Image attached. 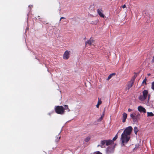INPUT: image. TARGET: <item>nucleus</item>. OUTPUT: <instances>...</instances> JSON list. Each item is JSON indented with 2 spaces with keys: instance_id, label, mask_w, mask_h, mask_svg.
Wrapping results in <instances>:
<instances>
[{
  "instance_id": "obj_23",
  "label": "nucleus",
  "mask_w": 154,
  "mask_h": 154,
  "mask_svg": "<svg viewBox=\"0 0 154 154\" xmlns=\"http://www.w3.org/2000/svg\"><path fill=\"white\" fill-rule=\"evenodd\" d=\"M151 88L154 90V82H152V83Z\"/></svg>"
},
{
  "instance_id": "obj_15",
  "label": "nucleus",
  "mask_w": 154,
  "mask_h": 154,
  "mask_svg": "<svg viewBox=\"0 0 154 154\" xmlns=\"http://www.w3.org/2000/svg\"><path fill=\"white\" fill-rule=\"evenodd\" d=\"M116 75V73H112L111 74H110V75H109L107 79V80H109L113 76V75Z\"/></svg>"
},
{
  "instance_id": "obj_22",
  "label": "nucleus",
  "mask_w": 154,
  "mask_h": 154,
  "mask_svg": "<svg viewBox=\"0 0 154 154\" xmlns=\"http://www.w3.org/2000/svg\"><path fill=\"white\" fill-rule=\"evenodd\" d=\"M135 114H134L133 113L131 114L130 116L131 117V118L133 119L134 118V116H135Z\"/></svg>"
},
{
  "instance_id": "obj_18",
  "label": "nucleus",
  "mask_w": 154,
  "mask_h": 154,
  "mask_svg": "<svg viewBox=\"0 0 154 154\" xmlns=\"http://www.w3.org/2000/svg\"><path fill=\"white\" fill-rule=\"evenodd\" d=\"M147 116H154V114L152 112H147Z\"/></svg>"
},
{
  "instance_id": "obj_27",
  "label": "nucleus",
  "mask_w": 154,
  "mask_h": 154,
  "mask_svg": "<svg viewBox=\"0 0 154 154\" xmlns=\"http://www.w3.org/2000/svg\"><path fill=\"white\" fill-rule=\"evenodd\" d=\"M151 62L152 63H154V56L152 57Z\"/></svg>"
},
{
  "instance_id": "obj_32",
  "label": "nucleus",
  "mask_w": 154,
  "mask_h": 154,
  "mask_svg": "<svg viewBox=\"0 0 154 154\" xmlns=\"http://www.w3.org/2000/svg\"><path fill=\"white\" fill-rule=\"evenodd\" d=\"M38 19H40V16H38Z\"/></svg>"
},
{
  "instance_id": "obj_11",
  "label": "nucleus",
  "mask_w": 154,
  "mask_h": 154,
  "mask_svg": "<svg viewBox=\"0 0 154 154\" xmlns=\"http://www.w3.org/2000/svg\"><path fill=\"white\" fill-rule=\"evenodd\" d=\"M113 143V141L111 140H106V146L109 145Z\"/></svg>"
},
{
  "instance_id": "obj_29",
  "label": "nucleus",
  "mask_w": 154,
  "mask_h": 154,
  "mask_svg": "<svg viewBox=\"0 0 154 154\" xmlns=\"http://www.w3.org/2000/svg\"><path fill=\"white\" fill-rule=\"evenodd\" d=\"M132 110L131 109H130V108H129V109H128V112H131V111H132Z\"/></svg>"
},
{
  "instance_id": "obj_9",
  "label": "nucleus",
  "mask_w": 154,
  "mask_h": 154,
  "mask_svg": "<svg viewBox=\"0 0 154 154\" xmlns=\"http://www.w3.org/2000/svg\"><path fill=\"white\" fill-rule=\"evenodd\" d=\"M94 42V40H93V38H91L89 40L85 42V44L86 45L88 44L90 45H92Z\"/></svg>"
},
{
  "instance_id": "obj_4",
  "label": "nucleus",
  "mask_w": 154,
  "mask_h": 154,
  "mask_svg": "<svg viewBox=\"0 0 154 154\" xmlns=\"http://www.w3.org/2000/svg\"><path fill=\"white\" fill-rule=\"evenodd\" d=\"M70 52V51H66L63 55V59L65 60L68 59L69 57Z\"/></svg>"
},
{
  "instance_id": "obj_37",
  "label": "nucleus",
  "mask_w": 154,
  "mask_h": 154,
  "mask_svg": "<svg viewBox=\"0 0 154 154\" xmlns=\"http://www.w3.org/2000/svg\"><path fill=\"white\" fill-rule=\"evenodd\" d=\"M99 145H98V146H98V147H99Z\"/></svg>"
},
{
  "instance_id": "obj_13",
  "label": "nucleus",
  "mask_w": 154,
  "mask_h": 154,
  "mask_svg": "<svg viewBox=\"0 0 154 154\" xmlns=\"http://www.w3.org/2000/svg\"><path fill=\"white\" fill-rule=\"evenodd\" d=\"M91 139V137L90 136H89L87 137H86L84 140V142H88Z\"/></svg>"
},
{
  "instance_id": "obj_5",
  "label": "nucleus",
  "mask_w": 154,
  "mask_h": 154,
  "mask_svg": "<svg viewBox=\"0 0 154 154\" xmlns=\"http://www.w3.org/2000/svg\"><path fill=\"white\" fill-rule=\"evenodd\" d=\"M114 147L109 146L106 149V152L108 153H112L114 152Z\"/></svg>"
},
{
  "instance_id": "obj_24",
  "label": "nucleus",
  "mask_w": 154,
  "mask_h": 154,
  "mask_svg": "<svg viewBox=\"0 0 154 154\" xmlns=\"http://www.w3.org/2000/svg\"><path fill=\"white\" fill-rule=\"evenodd\" d=\"M147 79L146 78H145L143 81L142 84L145 83V84H146V82Z\"/></svg>"
},
{
  "instance_id": "obj_7",
  "label": "nucleus",
  "mask_w": 154,
  "mask_h": 154,
  "mask_svg": "<svg viewBox=\"0 0 154 154\" xmlns=\"http://www.w3.org/2000/svg\"><path fill=\"white\" fill-rule=\"evenodd\" d=\"M138 109L140 112L146 113V109L141 106H139L138 107Z\"/></svg>"
},
{
  "instance_id": "obj_25",
  "label": "nucleus",
  "mask_w": 154,
  "mask_h": 154,
  "mask_svg": "<svg viewBox=\"0 0 154 154\" xmlns=\"http://www.w3.org/2000/svg\"><path fill=\"white\" fill-rule=\"evenodd\" d=\"M104 114H103V115H102L101 116V117L99 118V121H101L102 120L103 118V116H104Z\"/></svg>"
},
{
  "instance_id": "obj_16",
  "label": "nucleus",
  "mask_w": 154,
  "mask_h": 154,
  "mask_svg": "<svg viewBox=\"0 0 154 154\" xmlns=\"http://www.w3.org/2000/svg\"><path fill=\"white\" fill-rule=\"evenodd\" d=\"M134 131L135 134H137V133L138 131V128L137 127H135L134 129Z\"/></svg>"
},
{
  "instance_id": "obj_34",
  "label": "nucleus",
  "mask_w": 154,
  "mask_h": 154,
  "mask_svg": "<svg viewBox=\"0 0 154 154\" xmlns=\"http://www.w3.org/2000/svg\"><path fill=\"white\" fill-rule=\"evenodd\" d=\"M48 114L50 116L51 115V113H49Z\"/></svg>"
},
{
  "instance_id": "obj_26",
  "label": "nucleus",
  "mask_w": 154,
  "mask_h": 154,
  "mask_svg": "<svg viewBox=\"0 0 154 154\" xmlns=\"http://www.w3.org/2000/svg\"><path fill=\"white\" fill-rule=\"evenodd\" d=\"M95 154H102L99 151H97L95 152Z\"/></svg>"
},
{
  "instance_id": "obj_30",
  "label": "nucleus",
  "mask_w": 154,
  "mask_h": 154,
  "mask_svg": "<svg viewBox=\"0 0 154 154\" xmlns=\"http://www.w3.org/2000/svg\"><path fill=\"white\" fill-rule=\"evenodd\" d=\"M99 104H97V105H96V107L98 108L99 107Z\"/></svg>"
},
{
  "instance_id": "obj_19",
  "label": "nucleus",
  "mask_w": 154,
  "mask_h": 154,
  "mask_svg": "<svg viewBox=\"0 0 154 154\" xmlns=\"http://www.w3.org/2000/svg\"><path fill=\"white\" fill-rule=\"evenodd\" d=\"M102 101L101 100V99L100 98H98V101L97 103V104H99L100 105L101 104Z\"/></svg>"
},
{
  "instance_id": "obj_3",
  "label": "nucleus",
  "mask_w": 154,
  "mask_h": 154,
  "mask_svg": "<svg viewBox=\"0 0 154 154\" xmlns=\"http://www.w3.org/2000/svg\"><path fill=\"white\" fill-rule=\"evenodd\" d=\"M143 95H140L139 97V99L141 101H143L145 100L147 98L148 92L147 91L144 90L142 92Z\"/></svg>"
},
{
  "instance_id": "obj_38",
  "label": "nucleus",
  "mask_w": 154,
  "mask_h": 154,
  "mask_svg": "<svg viewBox=\"0 0 154 154\" xmlns=\"http://www.w3.org/2000/svg\"><path fill=\"white\" fill-rule=\"evenodd\" d=\"M120 131V130H119V131H118V133H119V132Z\"/></svg>"
},
{
  "instance_id": "obj_10",
  "label": "nucleus",
  "mask_w": 154,
  "mask_h": 154,
  "mask_svg": "<svg viewBox=\"0 0 154 154\" xmlns=\"http://www.w3.org/2000/svg\"><path fill=\"white\" fill-rule=\"evenodd\" d=\"M127 114L125 112L123 113L122 114V120L123 122H125L126 121V119L127 118Z\"/></svg>"
},
{
  "instance_id": "obj_31",
  "label": "nucleus",
  "mask_w": 154,
  "mask_h": 154,
  "mask_svg": "<svg viewBox=\"0 0 154 154\" xmlns=\"http://www.w3.org/2000/svg\"><path fill=\"white\" fill-rule=\"evenodd\" d=\"M60 18H61V19H65V18L64 17H61Z\"/></svg>"
},
{
  "instance_id": "obj_35",
  "label": "nucleus",
  "mask_w": 154,
  "mask_h": 154,
  "mask_svg": "<svg viewBox=\"0 0 154 154\" xmlns=\"http://www.w3.org/2000/svg\"><path fill=\"white\" fill-rule=\"evenodd\" d=\"M61 20V18H60V20L59 21H60Z\"/></svg>"
},
{
  "instance_id": "obj_1",
  "label": "nucleus",
  "mask_w": 154,
  "mask_h": 154,
  "mask_svg": "<svg viewBox=\"0 0 154 154\" xmlns=\"http://www.w3.org/2000/svg\"><path fill=\"white\" fill-rule=\"evenodd\" d=\"M133 130L131 126L127 127L121 135V140L123 145L127 143L130 138V135Z\"/></svg>"
},
{
  "instance_id": "obj_28",
  "label": "nucleus",
  "mask_w": 154,
  "mask_h": 154,
  "mask_svg": "<svg viewBox=\"0 0 154 154\" xmlns=\"http://www.w3.org/2000/svg\"><path fill=\"white\" fill-rule=\"evenodd\" d=\"M126 7V5H123L122 6V8H125Z\"/></svg>"
},
{
  "instance_id": "obj_20",
  "label": "nucleus",
  "mask_w": 154,
  "mask_h": 154,
  "mask_svg": "<svg viewBox=\"0 0 154 154\" xmlns=\"http://www.w3.org/2000/svg\"><path fill=\"white\" fill-rule=\"evenodd\" d=\"M117 138H118V136H117V134L115 136V137H113V139L112 140L113 141L116 140V139Z\"/></svg>"
},
{
  "instance_id": "obj_8",
  "label": "nucleus",
  "mask_w": 154,
  "mask_h": 154,
  "mask_svg": "<svg viewBox=\"0 0 154 154\" xmlns=\"http://www.w3.org/2000/svg\"><path fill=\"white\" fill-rule=\"evenodd\" d=\"M134 82L131 81H130L127 84V88L129 90L133 85Z\"/></svg>"
},
{
  "instance_id": "obj_33",
  "label": "nucleus",
  "mask_w": 154,
  "mask_h": 154,
  "mask_svg": "<svg viewBox=\"0 0 154 154\" xmlns=\"http://www.w3.org/2000/svg\"><path fill=\"white\" fill-rule=\"evenodd\" d=\"M60 137H59V140L60 139Z\"/></svg>"
},
{
  "instance_id": "obj_12",
  "label": "nucleus",
  "mask_w": 154,
  "mask_h": 154,
  "mask_svg": "<svg viewBox=\"0 0 154 154\" xmlns=\"http://www.w3.org/2000/svg\"><path fill=\"white\" fill-rule=\"evenodd\" d=\"M139 115H135L134 118L133 119V120L134 122H137L139 119Z\"/></svg>"
},
{
  "instance_id": "obj_36",
  "label": "nucleus",
  "mask_w": 154,
  "mask_h": 154,
  "mask_svg": "<svg viewBox=\"0 0 154 154\" xmlns=\"http://www.w3.org/2000/svg\"><path fill=\"white\" fill-rule=\"evenodd\" d=\"M150 75V74H148V75Z\"/></svg>"
},
{
  "instance_id": "obj_14",
  "label": "nucleus",
  "mask_w": 154,
  "mask_h": 154,
  "mask_svg": "<svg viewBox=\"0 0 154 154\" xmlns=\"http://www.w3.org/2000/svg\"><path fill=\"white\" fill-rule=\"evenodd\" d=\"M134 73L135 74L134 75L133 77H132L131 80V81H133L134 82L137 76V74L136 73L134 72Z\"/></svg>"
},
{
  "instance_id": "obj_21",
  "label": "nucleus",
  "mask_w": 154,
  "mask_h": 154,
  "mask_svg": "<svg viewBox=\"0 0 154 154\" xmlns=\"http://www.w3.org/2000/svg\"><path fill=\"white\" fill-rule=\"evenodd\" d=\"M101 143L102 145V146H101V147H102V146L104 145L105 143H106V140H103L101 141Z\"/></svg>"
},
{
  "instance_id": "obj_6",
  "label": "nucleus",
  "mask_w": 154,
  "mask_h": 154,
  "mask_svg": "<svg viewBox=\"0 0 154 154\" xmlns=\"http://www.w3.org/2000/svg\"><path fill=\"white\" fill-rule=\"evenodd\" d=\"M102 11H103L102 9L99 8L97 10V13L99 16L101 17L104 18L105 16L102 13Z\"/></svg>"
},
{
  "instance_id": "obj_2",
  "label": "nucleus",
  "mask_w": 154,
  "mask_h": 154,
  "mask_svg": "<svg viewBox=\"0 0 154 154\" xmlns=\"http://www.w3.org/2000/svg\"><path fill=\"white\" fill-rule=\"evenodd\" d=\"M54 109L55 112L58 114L62 115L64 113L65 111L64 107L62 106H56Z\"/></svg>"
},
{
  "instance_id": "obj_17",
  "label": "nucleus",
  "mask_w": 154,
  "mask_h": 154,
  "mask_svg": "<svg viewBox=\"0 0 154 154\" xmlns=\"http://www.w3.org/2000/svg\"><path fill=\"white\" fill-rule=\"evenodd\" d=\"M64 110H65L68 109V112H69L70 111V110L69 109V107H68V105H64Z\"/></svg>"
}]
</instances>
